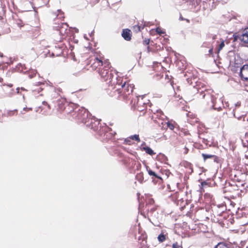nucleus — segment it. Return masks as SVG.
I'll return each instance as SVG.
<instances>
[{
    "label": "nucleus",
    "instance_id": "33",
    "mask_svg": "<svg viewBox=\"0 0 248 248\" xmlns=\"http://www.w3.org/2000/svg\"><path fill=\"white\" fill-rule=\"evenodd\" d=\"M211 98L212 99V102L213 104H215L216 103V98L215 97V95L213 94H210Z\"/></svg>",
    "mask_w": 248,
    "mask_h": 248
},
{
    "label": "nucleus",
    "instance_id": "43",
    "mask_svg": "<svg viewBox=\"0 0 248 248\" xmlns=\"http://www.w3.org/2000/svg\"><path fill=\"white\" fill-rule=\"evenodd\" d=\"M184 135H189V133L187 131H186L184 132Z\"/></svg>",
    "mask_w": 248,
    "mask_h": 248
},
{
    "label": "nucleus",
    "instance_id": "19",
    "mask_svg": "<svg viewBox=\"0 0 248 248\" xmlns=\"http://www.w3.org/2000/svg\"><path fill=\"white\" fill-rule=\"evenodd\" d=\"M136 179L140 183H142L144 180L143 172H141L137 174L136 176Z\"/></svg>",
    "mask_w": 248,
    "mask_h": 248
},
{
    "label": "nucleus",
    "instance_id": "28",
    "mask_svg": "<svg viewBox=\"0 0 248 248\" xmlns=\"http://www.w3.org/2000/svg\"><path fill=\"white\" fill-rule=\"evenodd\" d=\"M16 24L19 28H21L24 26V24L21 19H17L16 20Z\"/></svg>",
    "mask_w": 248,
    "mask_h": 248
},
{
    "label": "nucleus",
    "instance_id": "30",
    "mask_svg": "<svg viewBox=\"0 0 248 248\" xmlns=\"http://www.w3.org/2000/svg\"><path fill=\"white\" fill-rule=\"evenodd\" d=\"M156 32L159 34V35H161V34H164L165 33V32L164 31H163L161 28H156Z\"/></svg>",
    "mask_w": 248,
    "mask_h": 248
},
{
    "label": "nucleus",
    "instance_id": "12",
    "mask_svg": "<svg viewBox=\"0 0 248 248\" xmlns=\"http://www.w3.org/2000/svg\"><path fill=\"white\" fill-rule=\"evenodd\" d=\"M48 87L47 85L45 84H41L39 85H36L34 86V89H33V92H36L38 93H40L41 92L43 91L45 88Z\"/></svg>",
    "mask_w": 248,
    "mask_h": 248
},
{
    "label": "nucleus",
    "instance_id": "22",
    "mask_svg": "<svg viewBox=\"0 0 248 248\" xmlns=\"http://www.w3.org/2000/svg\"><path fill=\"white\" fill-rule=\"evenodd\" d=\"M170 197H171L172 200L174 201L180 200L179 193L177 191L171 195Z\"/></svg>",
    "mask_w": 248,
    "mask_h": 248
},
{
    "label": "nucleus",
    "instance_id": "34",
    "mask_svg": "<svg viewBox=\"0 0 248 248\" xmlns=\"http://www.w3.org/2000/svg\"><path fill=\"white\" fill-rule=\"evenodd\" d=\"M150 43L149 39H145V40L143 41V44L144 45H148Z\"/></svg>",
    "mask_w": 248,
    "mask_h": 248
},
{
    "label": "nucleus",
    "instance_id": "41",
    "mask_svg": "<svg viewBox=\"0 0 248 248\" xmlns=\"http://www.w3.org/2000/svg\"><path fill=\"white\" fill-rule=\"evenodd\" d=\"M3 86L5 88H11L13 86V85L12 84H10V85H4Z\"/></svg>",
    "mask_w": 248,
    "mask_h": 248
},
{
    "label": "nucleus",
    "instance_id": "40",
    "mask_svg": "<svg viewBox=\"0 0 248 248\" xmlns=\"http://www.w3.org/2000/svg\"><path fill=\"white\" fill-rule=\"evenodd\" d=\"M209 53L210 55H212V56H213V48L209 49Z\"/></svg>",
    "mask_w": 248,
    "mask_h": 248
},
{
    "label": "nucleus",
    "instance_id": "11",
    "mask_svg": "<svg viewBox=\"0 0 248 248\" xmlns=\"http://www.w3.org/2000/svg\"><path fill=\"white\" fill-rule=\"evenodd\" d=\"M23 8L25 11H31L33 8L32 3L30 1H25L23 3Z\"/></svg>",
    "mask_w": 248,
    "mask_h": 248
},
{
    "label": "nucleus",
    "instance_id": "25",
    "mask_svg": "<svg viewBox=\"0 0 248 248\" xmlns=\"http://www.w3.org/2000/svg\"><path fill=\"white\" fill-rule=\"evenodd\" d=\"M143 28H144V26H140L139 25H135L134 26H133V30L136 32H139V31H141V30L142 29H143Z\"/></svg>",
    "mask_w": 248,
    "mask_h": 248
},
{
    "label": "nucleus",
    "instance_id": "15",
    "mask_svg": "<svg viewBox=\"0 0 248 248\" xmlns=\"http://www.w3.org/2000/svg\"><path fill=\"white\" fill-rule=\"evenodd\" d=\"M49 0H37V5L39 7L47 6Z\"/></svg>",
    "mask_w": 248,
    "mask_h": 248
},
{
    "label": "nucleus",
    "instance_id": "52",
    "mask_svg": "<svg viewBox=\"0 0 248 248\" xmlns=\"http://www.w3.org/2000/svg\"><path fill=\"white\" fill-rule=\"evenodd\" d=\"M175 97H179V94L178 95V96H176L175 95H174Z\"/></svg>",
    "mask_w": 248,
    "mask_h": 248
},
{
    "label": "nucleus",
    "instance_id": "27",
    "mask_svg": "<svg viewBox=\"0 0 248 248\" xmlns=\"http://www.w3.org/2000/svg\"><path fill=\"white\" fill-rule=\"evenodd\" d=\"M36 71H30L28 73V76L30 78H32L36 76Z\"/></svg>",
    "mask_w": 248,
    "mask_h": 248
},
{
    "label": "nucleus",
    "instance_id": "7",
    "mask_svg": "<svg viewBox=\"0 0 248 248\" xmlns=\"http://www.w3.org/2000/svg\"><path fill=\"white\" fill-rule=\"evenodd\" d=\"M240 76L243 80H248V65L245 64L241 68Z\"/></svg>",
    "mask_w": 248,
    "mask_h": 248
},
{
    "label": "nucleus",
    "instance_id": "42",
    "mask_svg": "<svg viewBox=\"0 0 248 248\" xmlns=\"http://www.w3.org/2000/svg\"><path fill=\"white\" fill-rule=\"evenodd\" d=\"M207 185V183L206 182H205V181H204V182H202L201 183V185L202 186H204V185Z\"/></svg>",
    "mask_w": 248,
    "mask_h": 248
},
{
    "label": "nucleus",
    "instance_id": "21",
    "mask_svg": "<svg viewBox=\"0 0 248 248\" xmlns=\"http://www.w3.org/2000/svg\"><path fill=\"white\" fill-rule=\"evenodd\" d=\"M146 170L150 176H153L155 178H161L154 171H152L149 167H146Z\"/></svg>",
    "mask_w": 248,
    "mask_h": 248
},
{
    "label": "nucleus",
    "instance_id": "50",
    "mask_svg": "<svg viewBox=\"0 0 248 248\" xmlns=\"http://www.w3.org/2000/svg\"><path fill=\"white\" fill-rule=\"evenodd\" d=\"M234 36V41H236L237 40V38H236V36Z\"/></svg>",
    "mask_w": 248,
    "mask_h": 248
},
{
    "label": "nucleus",
    "instance_id": "16",
    "mask_svg": "<svg viewBox=\"0 0 248 248\" xmlns=\"http://www.w3.org/2000/svg\"><path fill=\"white\" fill-rule=\"evenodd\" d=\"M143 150L147 154L153 155H155V153L154 152V151L149 147H144L142 148Z\"/></svg>",
    "mask_w": 248,
    "mask_h": 248
},
{
    "label": "nucleus",
    "instance_id": "13",
    "mask_svg": "<svg viewBox=\"0 0 248 248\" xmlns=\"http://www.w3.org/2000/svg\"><path fill=\"white\" fill-rule=\"evenodd\" d=\"M198 91L199 93H204L205 92H209V93H212L213 92L211 89L209 88V86L205 85L202 86L201 88H198Z\"/></svg>",
    "mask_w": 248,
    "mask_h": 248
},
{
    "label": "nucleus",
    "instance_id": "35",
    "mask_svg": "<svg viewBox=\"0 0 248 248\" xmlns=\"http://www.w3.org/2000/svg\"><path fill=\"white\" fill-rule=\"evenodd\" d=\"M58 12H59V14H60V16H59V15H57V16H59V17L58 18H60V19H61V18H64L63 13H62L61 11H58Z\"/></svg>",
    "mask_w": 248,
    "mask_h": 248
},
{
    "label": "nucleus",
    "instance_id": "46",
    "mask_svg": "<svg viewBox=\"0 0 248 248\" xmlns=\"http://www.w3.org/2000/svg\"><path fill=\"white\" fill-rule=\"evenodd\" d=\"M21 90L22 91H27L23 87L21 88Z\"/></svg>",
    "mask_w": 248,
    "mask_h": 248
},
{
    "label": "nucleus",
    "instance_id": "24",
    "mask_svg": "<svg viewBox=\"0 0 248 248\" xmlns=\"http://www.w3.org/2000/svg\"><path fill=\"white\" fill-rule=\"evenodd\" d=\"M133 164L136 165L137 170H139L140 169L141 167V165L140 162L133 160Z\"/></svg>",
    "mask_w": 248,
    "mask_h": 248
},
{
    "label": "nucleus",
    "instance_id": "32",
    "mask_svg": "<svg viewBox=\"0 0 248 248\" xmlns=\"http://www.w3.org/2000/svg\"><path fill=\"white\" fill-rule=\"evenodd\" d=\"M224 46H225V44H224V41H222V42H221V43L219 45V47L218 48V52H219V51L222 49V48Z\"/></svg>",
    "mask_w": 248,
    "mask_h": 248
},
{
    "label": "nucleus",
    "instance_id": "20",
    "mask_svg": "<svg viewBox=\"0 0 248 248\" xmlns=\"http://www.w3.org/2000/svg\"><path fill=\"white\" fill-rule=\"evenodd\" d=\"M214 248H229L228 245L224 242L218 243Z\"/></svg>",
    "mask_w": 248,
    "mask_h": 248
},
{
    "label": "nucleus",
    "instance_id": "31",
    "mask_svg": "<svg viewBox=\"0 0 248 248\" xmlns=\"http://www.w3.org/2000/svg\"><path fill=\"white\" fill-rule=\"evenodd\" d=\"M144 96H145V94H144V95H138V96H136V98H137V101L136 102V99H135V100H134V104H135L136 103V104H138V102H139V98H141V99H143V97H144Z\"/></svg>",
    "mask_w": 248,
    "mask_h": 248
},
{
    "label": "nucleus",
    "instance_id": "45",
    "mask_svg": "<svg viewBox=\"0 0 248 248\" xmlns=\"http://www.w3.org/2000/svg\"><path fill=\"white\" fill-rule=\"evenodd\" d=\"M92 128H93L94 131H95V130H97V128L93 127V125H92Z\"/></svg>",
    "mask_w": 248,
    "mask_h": 248
},
{
    "label": "nucleus",
    "instance_id": "29",
    "mask_svg": "<svg viewBox=\"0 0 248 248\" xmlns=\"http://www.w3.org/2000/svg\"><path fill=\"white\" fill-rule=\"evenodd\" d=\"M167 126L170 130H173L174 128V125L171 122L168 121L167 122Z\"/></svg>",
    "mask_w": 248,
    "mask_h": 248
},
{
    "label": "nucleus",
    "instance_id": "10",
    "mask_svg": "<svg viewBox=\"0 0 248 248\" xmlns=\"http://www.w3.org/2000/svg\"><path fill=\"white\" fill-rule=\"evenodd\" d=\"M202 155L204 159V161H205L206 159L209 158H213L215 162H218V157L216 155L206 154H202Z\"/></svg>",
    "mask_w": 248,
    "mask_h": 248
},
{
    "label": "nucleus",
    "instance_id": "1",
    "mask_svg": "<svg viewBox=\"0 0 248 248\" xmlns=\"http://www.w3.org/2000/svg\"><path fill=\"white\" fill-rule=\"evenodd\" d=\"M110 63L108 61H106L104 63V67L99 70L98 72L101 78L104 81L109 80L111 82L114 77H116V73L112 70H110Z\"/></svg>",
    "mask_w": 248,
    "mask_h": 248
},
{
    "label": "nucleus",
    "instance_id": "3",
    "mask_svg": "<svg viewBox=\"0 0 248 248\" xmlns=\"http://www.w3.org/2000/svg\"><path fill=\"white\" fill-rule=\"evenodd\" d=\"M55 27L57 28V30L59 31V34L60 35V37L58 38V37L56 36L55 41L57 42H62L68 36L70 31L68 25L66 23H61Z\"/></svg>",
    "mask_w": 248,
    "mask_h": 248
},
{
    "label": "nucleus",
    "instance_id": "49",
    "mask_svg": "<svg viewBox=\"0 0 248 248\" xmlns=\"http://www.w3.org/2000/svg\"><path fill=\"white\" fill-rule=\"evenodd\" d=\"M2 81H3V78H0V82H2Z\"/></svg>",
    "mask_w": 248,
    "mask_h": 248
},
{
    "label": "nucleus",
    "instance_id": "4",
    "mask_svg": "<svg viewBox=\"0 0 248 248\" xmlns=\"http://www.w3.org/2000/svg\"><path fill=\"white\" fill-rule=\"evenodd\" d=\"M72 115L78 121V122L81 123L86 124L90 119L89 112L84 108H79L78 111H75Z\"/></svg>",
    "mask_w": 248,
    "mask_h": 248
},
{
    "label": "nucleus",
    "instance_id": "48",
    "mask_svg": "<svg viewBox=\"0 0 248 248\" xmlns=\"http://www.w3.org/2000/svg\"><path fill=\"white\" fill-rule=\"evenodd\" d=\"M16 90H17V93H19V88H16Z\"/></svg>",
    "mask_w": 248,
    "mask_h": 248
},
{
    "label": "nucleus",
    "instance_id": "53",
    "mask_svg": "<svg viewBox=\"0 0 248 248\" xmlns=\"http://www.w3.org/2000/svg\"><path fill=\"white\" fill-rule=\"evenodd\" d=\"M48 107L49 108H50V106H49V105H48Z\"/></svg>",
    "mask_w": 248,
    "mask_h": 248
},
{
    "label": "nucleus",
    "instance_id": "17",
    "mask_svg": "<svg viewBox=\"0 0 248 248\" xmlns=\"http://www.w3.org/2000/svg\"><path fill=\"white\" fill-rule=\"evenodd\" d=\"M17 114V111L16 110H8L5 114L4 115L9 117L14 115H16Z\"/></svg>",
    "mask_w": 248,
    "mask_h": 248
},
{
    "label": "nucleus",
    "instance_id": "5",
    "mask_svg": "<svg viewBox=\"0 0 248 248\" xmlns=\"http://www.w3.org/2000/svg\"><path fill=\"white\" fill-rule=\"evenodd\" d=\"M66 105V106L64 107L62 112L67 114L72 113L74 114L75 112V110L78 108L77 104L70 102Z\"/></svg>",
    "mask_w": 248,
    "mask_h": 248
},
{
    "label": "nucleus",
    "instance_id": "23",
    "mask_svg": "<svg viewBox=\"0 0 248 248\" xmlns=\"http://www.w3.org/2000/svg\"><path fill=\"white\" fill-rule=\"evenodd\" d=\"M124 143L131 145L134 143L130 137H127L124 140Z\"/></svg>",
    "mask_w": 248,
    "mask_h": 248
},
{
    "label": "nucleus",
    "instance_id": "47",
    "mask_svg": "<svg viewBox=\"0 0 248 248\" xmlns=\"http://www.w3.org/2000/svg\"><path fill=\"white\" fill-rule=\"evenodd\" d=\"M64 47V44H62L61 45V47L62 48H63Z\"/></svg>",
    "mask_w": 248,
    "mask_h": 248
},
{
    "label": "nucleus",
    "instance_id": "9",
    "mask_svg": "<svg viewBox=\"0 0 248 248\" xmlns=\"http://www.w3.org/2000/svg\"><path fill=\"white\" fill-rule=\"evenodd\" d=\"M122 36L124 40L130 41L132 36L131 31L128 29H124L122 31Z\"/></svg>",
    "mask_w": 248,
    "mask_h": 248
},
{
    "label": "nucleus",
    "instance_id": "37",
    "mask_svg": "<svg viewBox=\"0 0 248 248\" xmlns=\"http://www.w3.org/2000/svg\"><path fill=\"white\" fill-rule=\"evenodd\" d=\"M189 149L186 147H185L183 149V153L184 154H187L188 153Z\"/></svg>",
    "mask_w": 248,
    "mask_h": 248
},
{
    "label": "nucleus",
    "instance_id": "2",
    "mask_svg": "<svg viewBox=\"0 0 248 248\" xmlns=\"http://www.w3.org/2000/svg\"><path fill=\"white\" fill-rule=\"evenodd\" d=\"M108 60H105L104 56L101 54L95 53L93 58L90 60V67L93 70H96L98 72L104 67V63Z\"/></svg>",
    "mask_w": 248,
    "mask_h": 248
},
{
    "label": "nucleus",
    "instance_id": "38",
    "mask_svg": "<svg viewBox=\"0 0 248 248\" xmlns=\"http://www.w3.org/2000/svg\"><path fill=\"white\" fill-rule=\"evenodd\" d=\"M172 248H180V246L178 245L177 242L173 244Z\"/></svg>",
    "mask_w": 248,
    "mask_h": 248
},
{
    "label": "nucleus",
    "instance_id": "6",
    "mask_svg": "<svg viewBox=\"0 0 248 248\" xmlns=\"http://www.w3.org/2000/svg\"><path fill=\"white\" fill-rule=\"evenodd\" d=\"M122 92H123V93H132L134 89V85L132 84L129 83V82H124L122 86Z\"/></svg>",
    "mask_w": 248,
    "mask_h": 248
},
{
    "label": "nucleus",
    "instance_id": "36",
    "mask_svg": "<svg viewBox=\"0 0 248 248\" xmlns=\"http://www.w3.org/2000/svg\"><path fill=\"white\" fill-rule=\"evenodd\" d=\"M202 142L203 143L205 144L206 145H208L209 143V141L207 139H205L204 138H203L202 139Z\"/></svg>",
    "mask_w": 248,
    "mask_h": 248
},
{
    "label": "nucleus",
    "instance_id": "14",
    "mask_svg": "<svg viewBox=\"0 0 248 248\" xmlns=\"http://www.w3.org/2000/svg\"><path fill=\"white\" fill-rule=\"evenodd\" d=\"M239 38L243 43L248 44V32L244 31Z\"/></svg>",
    "mask_w": 248,
    "mask_h": 248
},
{
    "label": "nucleus",
    "instance_id": "44",
    "mask_svg": "<svg viewBox=\"0 0 248 248\" xmlns=\"http://www.w3.org/2000/svg\"><path fill=\"white\" fill-rule=\"evenodd\" d=\"M86 89H79L78 91V92H85V91H86Z\"/></svg>",
    "mask_w": 248,
    "mask_h": 248
},
{
    "label": "nucleus",
    "instance_id": "39",
    "mask_svg": "<svg viewBox=\"0 0 248 248\" xmlns=\"http://www.w3.org/2000/svg\"><path fill=\"white\" fill-rule=\"evenodd\" d=\"M173 88L174 89V92L176 93V92H179V91H180L181 90H180V87L176 86V89L175 90V87L173 86Z\"/></svg>",
    "mask_w": 248,
    "mask_h": 248
},
{
    "label": "nucleus",
    "instance_id": "18",
    "mask_svg": "<svg viewBox=\"0 0 248 248\" xmlns=\"http://www.w3.org/2000/svg\"><path fill=\"white\" fill-rule=\"evenodd\" d=\"M166 238L167 235L164 234L163 232L161 233L157 237L158 241L161 243L164 242Z\"/></svg>",
    "mask_w": 248,
    "mask_h": 248
},
{
    "label": "nucleus",
    "instance_id": "26",
    "mask_svg": "<svg viewBox=\"0 0 248 248\" xmlns=\"http://www.w3.org/2000/svg\"><path fill=\"white\" fill-rule=\"evenodd\" d=\"M131 138V140H135L137 141L138 142H140V140L139 137V135H134L133 136H130Z\"/></svg>",
    "mask_w": 248,
    "mask_h": 248
},
{
    "label": "nucleus",
    "instance_id": "51",
    "mask_svg": "<svg viewBox=\"0 0 248 248\" xmlns=\"http://www.w3.org/2000/svg\"><path fill=\"white\" fill-rule=\"evenodd\" d=\"M43 103L44 104H46V105H47V102H45V101H44V102H43Z\"/></svg>",
    "mask_w": 248,
    "mask_h": 248
},
{
    "label": "nucleus",
    "instance_id": "8",
    "mask_svg": "<svg viewBox=\"0 0 248 248\" xmlns=\"http://www.w3.org/2000/svg\"><path fill=\"white\" fill-rule=\"evenodd\" d=\"M67 102L64 98H61L57 100V109L58 111L61 113L63 111L64 107H66Z\"/></svg>",
    "mask_w": 248,
    "mask_h": 248
}]
</instances>
